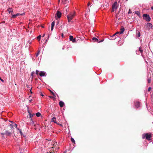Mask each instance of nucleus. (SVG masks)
Returning a JSON list of instances; mask_svg holds the SVG:
<instances>
[{"label": "nucleus", "instance_id": "1", "mask_svg": "<svg viewBox=\"0 0 153 153\" xmlns=\"http://www.w3.org/2000/svg\"><path fill=\"white\" fill-rule=\"evenodd\" d=\"M152 137L151 133H146L143 134L142 135V138L143 139L145 138L149 141L151 140V138Z\"/></svg>", "mask_w": 153, "mask_h": 153}, {"label": "nucleus", "instance_id": "2", "mask_svg": "<svg viewBox=\"0 0 153 153\" xmlns=\"http://www.w3.org/2000/svg\"><path fill=\"white\" fill-rule=\"evenodd\" d=\"M75 15V12H71L69 14L67 15V17L68 20V22H71V20L73 19Z\"/></svg>", "mask_w": 153, "mask_h": 153}, {"label": "nucleus", "instance_id": "3", "mask_svg": "<svg viewBox=\"0 0 153 153\" xmlns=\"http://www.w3.org/2000/svg\"><path fill=\"white\" fill-rule=\"evenodd\" d=\"M143 18L147 22H149L151 20V18L149 15L144 14L143 15Z\"/></svg>", "mask_w": 153, "mask_h": 153}, {"label": "nucleus", "instance_id": "4", "mask_svg": "<svg viewBox=\"0 0 153 153\" xmlns=\"http://www.w3.org/2000/svg\"><path fill=\"white\" fill-rule=\"evenodd\" d=\"M62 15V13L59 11H57L55 16V18L56 20L60 18Z\"/></svg>", "mask_w": 153, "mask_h": 153}, {"label": "nucleus", "instance_id": "5", "mask_svg": "<svg viewBox=\"0 0 153 153\" xmlns=\"http://www.w3.org/2000/svg\"><path fill=\"white\" fill-rule=\"evenodd\" d=\"M118 7L117 3V1H115L112 4V7L113 9H117Z\"/></svg>", "mask_w": 153, "mask_h": 153}, {"label": "nucleus", "instance_id": "6", "mask_svg": "<svg viewBox=\"0 0 153 153\" xmlns=\"http://www.w3.org/2000/svg\"><path fill=\"white\" fill-rule=\"evenodd\" d=\"M40 76L41 77L42 76H46V72L44 71H41L39 74Z\"/></svg>", "mask_w": 153, "mask_h": 153}, {"label": "nucleus", "instance_id": "7", "mask_svg": "<svg viewBox=\"0 0 153 153\" xmlns=\"http://www.w3.org/2000/svg\"><path fill=\"white\" fill-rule=\"evenodd\" d=\"M146 26L147 28H148V29H152L153 26L151 23H147Z\"/></svg>", "mask_w": 153, "mask_h": 153}, {"label": "nucleus", "instance_id": "8", "mask_svg": "<svg viewBox=\"0 0 153 153\" xmlns=\"http://www.w3.org/2000/svg\"><path fill=\"white\" fill-rule=\"evenodd\" d=\"M23 14L24 13H17L16 14H14V15H12V17L13 18H15L19 16L22 15H23Z\"/></svg>", "mask_w": 153, "mask_h": 153}, {"label": "nucleus", "instance_id": "9", "mask_svg": "<svg viewBox=\"0 0 153 153\" xmlns=\"http://www.w3.org/2000/svg\"><path fill=\"white\" fill-rule=\"evenodd\" d=\"M69 39L70 41H72V42L74 43L76 42V39H74L72 36H70Z\"/></svg>", "mask_w": 153, "mask_h": 153}, {"label": "nucleus", "instance_id": "10", "mask_svg": "<svg viewBox=\"0 0 153 153\" xmlns=\"http://www.w3.org/2000/svg\"><path fill=\"white\" fill-rule=\"evenodd\" d=\"M11 133L8 131H5V135L7 136H10L11 135Z\"/></svg>", "mask_w": 153, "mask_h": 153}, {"label": "nucleus", "instance_id": "11", "mask_svg": "<svg viewBox=\"0 0 153 153\" xmlns=\"http://www.w3.org/2000/svg\"><path fill=\"white\" fill-rule=\"evenodd\" d=\"M135 106L137 108H138L140 106V102H136L135 103Z\"/></svg>", "mask_w": 153, "mask_h": 153}, {"label": "nucleus", "instance_id": "12", "mask_svg": "<svg viewBox=\"0 0 153 153\" xmlns=\"http://www.w3.org/2000/svg\"><path fill=\"white\" fill-rule=\"evenodd\" d=\"M125 30V29L123 27H122L121 29H120V32H119V33L120 34H122L123 33V32Z\"/></svg>", "mask_w": 153, "mask_h": 153}, {"label": "nucleus", "instance_id": "13", "mask_svg": "<svg viewBox=\"0 0 153 153\" xmlns=\"http://www.w3.org/2000/svg\"><path fill=\"white\" fill-rule=\"evenodd\" d=\"M51 30L52 31L53 29V27L55 25V22L53 21L51 23Z\"/></svg>", "mask_w": 153, "mask_h": 153}, {"label": "nucleus", "instance_id": "14", "mask_svg": "<svg viewBox=\"0 0 153 153\" xmlns=\"http://www.w3.org/2000/svg\"><path fill=\"white\" fill-rule=\"evenodd\" d=\"M64 105V103L63 102H62V101H61L59 102V105L61 107H62Z\"/></svg>", "mask_w": 153, "mask_h": 153}, {"label": "nucleus", "instance_id": "15", "mask_svg": "<svg viewBox=\"0 0 153 153\" xmlns=\"http://www.w3.org/2000/svg\"><path fill=\"white\" fill-rule=\"evenodd\" d=\"M92 39L94 42H98V39L97 38L95 37L93 38Z\"/></svg>", "mask_w": 153, "mask_h": 153}, {"label": "nucleus", "instance_id": "16", "mask_svg": "<svg viewBox=\"0 0 153 153\" xmlns=\"http://www.w3.org/2000/svg\"><path fill=\"white\" fill-rule=\"evenodd\" d=\"M56 118L53 117L52 119V121L53 122H54V123H56Z\"/></svg>", "mask_w": 153, "mask_h": 153}, {"label": "nucleus", "instance_id": "17", "mask_svg": "<svg viewBox=\"0 0 153 153\" xmlns=\"http://www.w3.org/2000/svg\"><path fill=\"white\" fill-rule=\"evenodd\" d=\"M137 37H139L140 36V33L139 31H138L137 32Z\"/></svg>", "mask_w": 153, "mask_h": 153}, {"label": "nucleus", "instance_id": "18", "mask_svg": "<svg viewBox=\"0 0 153 153\" xmlns=\"http://www.w3.org/2000/svg\"><path fill=\"white\" fill-rule=\"evenodd\" d=\"M28 113H29V115L30 116V118H31V117H32L33 116V115H34V114H31L28 110Z\"/></svg>", "mask_w": 153, "mask_h": 153}, {"label": "nucleus", "instance_id": "19", "mask_svg": "<svg viewBox=\"0 0 153 153\" xmlns=\"http://www.w3.org/2000/svg\"><path fill=\"white\" fill-rule=\"evenodd\" d=\"M36 115L37 117H39L41 115V114L39 112H37L36 114Z\"/></svg>", "mask_w": 153, "mask_h": 153}, {"label": "nucleus", "instance_id": "20", "mask_svg": "<svg viewBox=\"0 0 153 153\" xmlns=\"http://www.w3.org/2000/svg\"><path fill=\"white\" fill-rule=\"evenodd\" d=\"M71 141L74 143H75L74 140L73 138H71Z\"/></svg>", "mask_w": 153, "mask_h": 153}, {"label": "nucleus", "instance_id": "21", "mask_svg": "<svg viewBox=\"0 0 153 153\" xmlns=\"http://www.w3.org/2000/svg\"><path fill=\"white\" fill-rule=\"evenodd\" d=\"M139 50L141 53H142L143 52V50L142 48L140 47L139 48Z\"/></svg>", "mask_w": 153, "mask_h": 153}, {"label": "nucleus", "instance_id": "22", "mask_svg": "<svg viewBox=\"0 0 153 153\" xmlns=\"http://www.w3.org/2000/svg\"><path fill=\"white\" fill-rule=\"evenodd\" d=\"M119 33V32H116V33L114 34L113 36H112V37H114L115 35H116L117 34H118Z\"/></svg>", "mask_w": 153, "mask_h": 153}, {"label": "nucleus", "instance_id": "23", "mask_svg": "<svg viewBox=\"0 0 153 153\" xmlns=\"http://www.w3.org/2000/svg\"><path fill=\"white\" fill-rule=\"evenodd\" d=\"M135 14H137L138 16H139L140 13V12L138 11H136L135 12Z\"/></svg>", "mask_w": 153, "mask_h": 153}, {"label": "nucleus", "instance_id": "24", "mask_svg": "<svg viewBox=\"0 0 153 153\" xmlns=\"http://www.w3.org/2000/svg\"><path fill=\"white\" fill-rule=\"evenodd\" d=\"M68 0H62V1L63 3L65 4L66 3Z\"/></svg>", "mask_w": 153, "mask_h": 153}, {"label": "nucleus", "instance_id": "25", "mask_svg": "<svg viewBox=\"0 0 153 153\" xmlns=\"http://www.w3.org/2000/svg\"><path fill=\"white\" fill-rule=\"evenodd\" d=\"M10 128L12 129L13 127V123H12V124H10Z\"/></svg>", "mask_w": 153, "mask_h": 153}, {"label": "nucleus", "instance_id": "26", "mask_svg": "<svg viewBox=\"0 0 153 153\" xmlns=\"http://www.w3.org/2000/svg\"><path fill=\"white\" fill-rule=\"evenodd\" d=\"M30 120H31V122H30V124L33 125L34 124L33 121L31 119H30Z\"/></svg>", "mask_w": 153, "mask_h": 153}, {"label": "nucleus", "instance_id": "27", "mask_svg": "<svg viewBox=\"0 0 153 153\" xmlns=\"http://www.w3.org/2000/svg\"><path fill=\"white\" fill-rule=\"evenodd\" d=\"M41 35H39L37 37V38L38 39H39V40H40V39H41Z\"/></svg>", "mask_w": 153, "mask_h": 153}, {"label": "nucleus", "instance_id": "28", "mask_svg": "<svg viewBox=\"0 0 153 153\" xmlns=\"http://www.w3.org/2000/svg\"><path fill=\"white\" fill-rule=\"evenodd\" d=\"M50 92H51V94H52L53 96L56 97V96H55V94H54V93H53L52 91H51V90H50Z\"/></svg>", "mask_w": 153, "mask_h": 153}, {"label": "nucleus", "instance_id": "29", "mask_svg": "<svg viewBox=\"0 0 153 153\" xmlns=\"http://www.w3.org/2000/svg\"><path fill=\"white\" fill-rule=\"evenodd\" d=\"M13 127H14L15 128H16L17 125L16 124L13 123Z\"/></svg>", "mask_w": 153, "mask_h": 153}, {"label": "nucleus", "instance_id": "30", "mask_svg": "<svg viewBox=\"0 0 153 153\" xmlns=\"http://www.w3.org/2000/svg\"><path fill=\"white\" fill-rule=\"evenodd\" d=\"M39 71L38 70H36V74L37 75H38L39 74Z\"/></svg>", "mask_w": 153, "mask_h": 153}, {"label": "nucleus", "instance_id": "31", "mask_svg": "<svg viewBox=\"0 0 153 153\" xmlns=\"http://www.w3.org/2000/svg\"><path fill=\"white\" fill-rule=\"evenodd\" d=\"M151 82V79H148V83H150Z\"/></svg>", "mask_w": 153, "mask_h": 153}, {"label": "nucleus", "instance_id": "32", "mask_svg": "<svg viewBox=\"0 0 153 153\" xmlns=\"http://www.w3.org/2000/svg\"><path fill=\"white\" fill-rule=\"evenodd\" d=\"M1 134L2 135V136H3L5 134V133H1Z\"/></svg>", "mask_w": 153, "mask_h": 153}, {"label": "nucleus", "instance_id": "33", "mask_svg": "<svg viewBox=\"0 0 153 153\" xmlns=\"http://www.w3.org/2000/svg\"><path fill=\"white\" fill-rule=\"evenodd\" d=\"M151 89V87H149L148 88V91H150Z\"/></svg>", "mask_w": 153, "mask_h": 153}, {"label": "nucleus", "instance_id": "34", "mask_svg": "<svg viewBox=\"0 0 153 153\" xmlns=\"http://www.w3.org/2000/svg\"><path fill=\"white\" fill-rule=\"evenodd\" d=\"M40 94L41 96H44V95L42 94V92H40Z\"/></svg>", "mask_w": 153, "mask_h": 153}, {"label": "nucleus", "instance_id": "35", "mask_svg": "<svg viewBox=\"0 0 153 153\" xmlns=\"http://www.w3.org/2000/svg\"><path fill=\"white\" fill-rule=\"evenodd\" d=\"M91 4V3L89 2L88 4V6H89Z\"/></svg>", "mask_w": 153, "mask_h": 153}, {"label": "nucleus", "instance_id": "36", "mask_svg": "<svg viewBox=\"0 0 153 153\" xmlns=\"http://www.w3.org/2000/svg\"><path fill=\"white\" fill-rule=\"evenodd\" d=\"M40 50H39L38 51V52H37V53H38L39 54L40 52Z\"/></svg>", "mask_w": 153, "mask_h": 153}, {"label": "nucleus", "instance_id": "37", "mask_svg": "<svg viewBox=\"0 0 153 153\" xmlns=\"http://www.w3.org/2000/svg\"><path fill=\"white\" fill-rule=\"evenodd\" d=\"M129 11L128 12V14H130V13H131L132 12H131V10H129Z\"/></svg>", "mask_w": 153, "mask_h": 153}, {"label": "nucleus", "instance_id": "38", "mask_svg": "<svg viewBox=\"0 0 153 153\" xmlns=\"http://www.w3.org/2000/svg\"><path fill=\"white\" fill-rule=\"evenodd\" d=\"M19 132L21 134H22V131L21 130H20V131H19Z\"/></svg>", "mask_w": 153, "mask_h": 153}, {"label": "nucleus", "instance_id": "39", "mask_svg": "<svg viewBox=\"0 0 153 153\" xmlns=\"http://www.w3.org/2000/svg\"><path fill=\"white\" fill-rule=\"evenodd\" d=\"M49 38V36H48V38L46 40V41H47L48 40Z\"/></svg>", "mask_w": 153, "mask_h": 153}, {"label": "nucleus", "instance_id": "40", "mask_svg": "<svg viewBox=\"0 0 153 153\" xmlns=\"http://www.w3.org/2000/svg\"><path fill=\"white\" fill-rule=\"evenodd\" d=\"M103 40H102L100 41V42H102L103 41Z\"/></svg>", "mask_w": 153, "mask_h": 153}, {"label": "nucleus", "instance_id": "41", "mask_svg": "<svg viewBox=\"0 0 153 153\" xmlns=\"http://www.w3.org/2000/svg\"><path fill=\"white\" fill-rule=\"evenodd\" d=\"M39 54L38 53H37L36 54V57H37L39 55Z\"/></svg>", "mask_w": 153, "mask_h": 153}, {"label": "nucleus", "instance_id": "42", "mask_svg": "<svg viewBox=\"0 0 153 153\" xmlns=\"http://www.w3.org/2000/svg\"><path fill=\"white\" fill-rule=\"evenodd\" d=\"M151 8L152 10H153V6H152V7H151Z\"/></svg>", "mask_w": 153, "mask_h": 153}, {"label": "nucleus", "instance_id": "43", "mask_svg": "<svg viewBox=\"0 0 153 153\" xmlns=\"http://www.w3.org/2000/svg\"><path fill=\"white\" fill-rule=\"evenodd\" d=\"M45 35V34H44L43 35V37H44Z\"/></svg>", "mask_w": 153, "mask_h": 153}, {"label": "nucleus", "instance_id": "44", "mask_svg": "<svg viewBox=\"0 0 153 153\" xmlns=\"http://www.w3.org/2000/svg\"><path fill=\"white\" fill-rule=\"evenodd\" d=\"M59 125L61 126H62V125L61 124H59Z\"/></svg>", "mask_w": 153, "mask_h": 153}, {"label": "nucleus", "instance_id": "45", "mask_svg": "<svg viewBox=\"0 0 153 153\" xmlns=\"http://www.w3.org/2000/svg\"><path fill=\"white\" fill-rule=\"evenodd\" d=\"M114 10H112V12H114Z\"/></svg>", "mask_w": 153, "mask_h": 153}, {"label": "nucleus", "instance_id": "46", "mask_svg": "<svg viewBox=\"0 0 153 153\" xmlns=\"http://www.w3.org/2000/svg\"><path fill=\"white\" fill-rule=\"evenodd\" d=\"M116 38V37H115V38H114L113 39H115Z\"/></svg>", "mask_w": 153, "mask_h": 153}, {"label": "nucleus", "instance_id": "47", "mask_svg": "<svg viewBox=\"0 0 153 153\" xmlns=\"http://www.w3.org/2000/svg\"><path fill=\"white\" fill-rule=\"evenodd\" d=\"M50 97H51H51H51V96Z\"/></svg>", "mask_w": 153, "mask_h": 153}, {"label": "nucleus", "instance_id": "48", "mask_svg": "<svg viewBox=\"0 0 153 153\" xmlns=\"http://www.w3.org/2000/svg\"><path fill=\"white\" fill-rule=\"evenodd\" d=\"M62 36H63V34L62 35Z\"/></svg>", "mask_w": 153, "mask_h": 153}]
</instances>
